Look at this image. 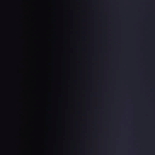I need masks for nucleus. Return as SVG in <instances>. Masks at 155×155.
Wrapping results in <instances>:
<instances>
[{
    "instance_id": "f257e3e1",
    "label": "nucleus",
    "mask_w": 155,
    "mask_h": 155,
    "mask_svg": "<svg viewBox=\"0 0 155 155\" xmlns=\"http://www.w3.org/2000/svg\"><path fill=\"white\" fill-rule=\"evenodd\" d=\"M39 153H40V151H39ZM39 155H40V154ZM85 155H87V150H85Z\"/></svg>"
},
{
    "instance_id": "f03ea898",
    "label": "nucleus",
    "mask_w": 155,
    "mask_h": 155,
    "mask_svg": "<svg viewBox=\"0 0 155 155\" xmlns=\"http://www.w3.org/2000/svg\"><path fill=\"white\" fill-rule=\"evenodd\" d=\"M39 153H40V151H39ZM39 155H40V154ZM85 155H87V150H85Z\"/></svg>"
},
{
    "instance_id": "7ed1b4c3",
    "label": "nucleus",
    "mask_w": 155,
    "mask_h": 155,
    "mask_svg": "<svg viewBox=\"0 0 155 155\" xmlns=\"http://www.w3.org/2000/svg\"><path fill=\"white\" fill-rule=\"evenodd\" d=\"M39 153H40V151H39ZM39 155H40V154ZM85 155H87V150H85Z\"/></svg>"
}]
</instances>
